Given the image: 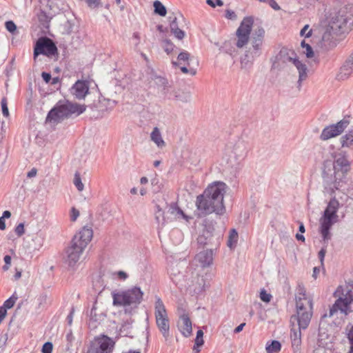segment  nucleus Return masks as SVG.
Returning a JSON list of instances; mask_svg holds the SVG:
<instances>
[{
  "mask_svg": "<svg viewBox=\"0 0 353 353\" xmlns=\"http://www.w3.org/2000/svg\"><path fill=\"white\" fill-rule=\"evenodd\" d=\"M93 231L91 228L83 227L73 237L70 245L65 251L63 256L65 262L70 266L74 267L79 261L85 248L92 240Z\"/></svg>",
  "mask_w": 353,
  "mask_h": 353,
  "instance_id": "1",
  "label": "nucleus"
},
{
  "mask_svg": "<svg viewBox=\"0 0 353 353\" xmlns=\"http://www.w3.org/2000/svg\"><path fill=\"white\" fill-rule=\"evenodd\" d=\"M112 296L114 306H122L125 313L130 314L143 301V292L140 288L134 286L125 290L112 292Z\"/></svg>",
  "mask_w": 353,
  "mask_h": 353,
  "instance_id": "2",
  "label": "nucleus"
},
{
  "mask_svg": "<svg viewBox=\"0 0 353 353\" xmlns=\"http://www.w3.org/2000/svg\"><path fill=\"white\" fill-rule=\"evenodd\" d=\"M296 314L291 317V323L295 324L303 330H305L311 321L312 316L313 303L312 300L307 297L303 292L300 290L296 296Z\"/></svg>",
  "mask_w": 353,
  "mask_h": 353,
  "instance_id": "3",
  "label": "nucleus"
},
{
  "mask_svg": "<svg viewBox=\"0 0 353 353\" xmlns=\"http://www.w3.org/2000/svg\"><path fill=\"white\" fill-rule=\"evenodd\" d=\"M86 109L85 105L73 103L67 101L62 104H57L52 108L46 117V121L58 123L73 114L79 115Z\"/></svg>",
  "mask_w": 353,
  "mask_h": 353,
  "instance_id": "4",
  "label": "nucleus"
},
{
  "mask_svg": "<svg viewBox=\"0 0 353 353\" xmlns=\"http://www.w3.org/2000/svg\"><path fill=\"white\" fill-rule=\"evenodd\" d=\"M265 37V30L262 27L255 28L250 38V46L245 51L244 57L241 64L243 67H247L250 64L249 58L259 57L262 52V48Z\"/></svg>",
  "mask_w": 353,
  "mask_h": 353,
  "instance_id": "5",
  "label": "nucleus"
},
{
  "mask_svg": "<svg viewBox=\"0 0 353 353\" xmlns=\"http://www.w3.org/2000/svg\"><path fill=\"white\" fill-rule=\"evenodd\" d=\"M203 270L194 269L192 267L188 268L185 271L186 283L185 288L192 294L198 295L205 290L207 283Z\"/></svg>",
  "mask_w": 353,
  "mask_h": 353,
  "instance_id": "6",
  "label": "nucleus"
},
{
  "mask_svg": "<svg viewBox=\"0 0 353 353\" xmlns=\"http://www.w3.org/2000/svg\"><path fill=\"white\" fill-rule=\"evenodd\" d=\"M277 59L283 63H292L299 72V86H301L302 81L307 78L308 69L305 64L299 61L296 53L293 50L282 48Z\"/></svg>",
  "mask_w": 353,
  "mask_h": 353,
  "instance_id": "7",
  "label": "nucleus"
},
{
  "mask_svg": "<svg viewBox=\"0 0 353 353\" xmlns=\"http://www.w3.org/2000/svg\"><path fill=\"white\" fill-rule=\"evenodd\" d=\"M154 316L159 332L163 335L165 341H168L170 338V321L165 307L159 297H156Z\"/></svg>",
  "mask_w": 353,
  "mask_h": 353,
  "instance_id": "8",
  "label": "nucleus"
},
{
  "mask_svg": "<svg viewBox=\"0 0 353 353\" xmlns=\"http://www.w3.org/2000/svg\"><path fill=\"white\" fill-rule=\"evenodd\" d=\"M335 293H341L340 296L330 310V316H332L337 311L347 314L350 312L349 305L353 302V286L340 287Z\"/></svg>",
  "mask_w": 353,
  "mask_h": 353,
  "instance_id": "9",
  "label": "nucleus"
},
{
  "mask_svg": "<svg viewBox=\"0 0 353 353\" xmlns=\"http://www.w3.org/2000/svg\"><path fill=\"white\" fill-rule=\"evenodd\" d=\"M227 185L223 182H214L210 185L203 192L205 196H208L214 203H216V209L223 210L224 212L225 208L223 204V196L227 190Z\"/></svg>",
  "mask_w": 353,
  "mask_h": 353,
  "instance_id": "10",
  "label": "nucleus"
},
{
  "mask_svg": "<svg viewBox=\"0 0 353 353\" xmlns=\"http://www.w3.org/2000/svg\"><path fill=\"white\" fill-rule=\"evenodd\" d=\"M214 225L212 223L205 222L202 233L198 236V243L201 245H210L211 248H216L220 245L221 236L219 234H214Z\"/></svg>",
  "mask_w": 353,
  "mask_h": 353,
  "instance_id": "11",
  "label": "nucleus"
},
{
  "mask_svg": "<svg viewBox=\"0 0 353 353\" xmlns=\"http://www.w3.org/2000/svg\"><path fill=\"white\" fill-rule=\"evenodd\" d=\"M253 23L254 19L252 17H246L242 20L236 32V46L237 48H243L248 45L251 37L250 34Z\"/></svg>",
  "mask_w": 353,
  "mask_h": 353,
  "instance_id": "12",
  "label": "nucleus"
},
{
  "mask_svg": "<svg viewBox=\"0 0 353 353\" xmlns=\"http://www.w3.org/2000/svg\"><path fill=\"white\" fill-rule=\"evenodd\" d=\"M353 26L352 14L347 12L345 9H341L338 14L332 18L330 27L332 30L339 32H345Z\"/></svg>",
  "mask_w": 353,
  "mask_h": 353,
  "instance_id": "13",
  "label": "nucleus"
},
{
  "mask_svg": "<svg viewBox=\"0 0 353 353\" xmlns=\"http://www.w3.org/2000/svg\"><path fill=\"white\" fill-rule=\"evenodd\" d=\"M196 206L199 217H203L213 212L219 215L224 213L223 210H217L218 207H216V203L211 199L208 198V196H205L204 193L197 196Z\"/></svg>",
  "mask_w": 353,
  "mask_h": 353,
  "instance_id": "14",
  "label": "nucleus"
},
{
  "mask_svg": "<svg viewBox=\"0 0 353 353\" xmlns=\"http://www.w3.org/2000/svg\"><path fill=\"white\" fill-rule=\"evenodd\" d=\"M57 53V46L50 39L43 37L38 39L37 41L34 49V58H36L39 54L52 57Z\"/></svg>",
  "mask_w": 353,
  "mask_h": 353,
  "instance_id": "15",
  "label": "nucleus"
},
{
  "mask_svg": "<svg viewBox=\"0 0 353 353\" xmlns=\"http://www.w3.org/2000/svg\"><path fill=\"white\" fill-rule=\"evenodd\" d=\"M350 121L347 119H343L336 124L326 126L322 131L320 139L322 141H326L340 135L345 129L349 125Z\"/></svg>",
  "mask_w": 353,
  "mask_h": 353,
  "instance_id": "16",
  "label": "nucleus"
},
{
  "mask_svg": "<svg viewBox=\"0 0 353 353\" xmlns=\"http://www.w3.org/2000/svg\"><path fill=\"white\" fill-rule=\"evenodd\" d=\"M334 161L333 168L334 174L336 175L338 173L341 172L343 174H346L350 170V162L347 159L345 152H341L336 153L334 156Z\"/></svg>",
  "mask_w": 353,
  "mask_h": 353,
  "instance_id": "17",
  "label": "nucleus"
},
{
  "mask_svg": "<svg viewBox=\"0 0 353 353\" xmlns=\"http://www.w3.org/2000/svg\"><path fill=\"white\" fill-rule=\"evenodd\" d=\"M115 343L110 337L104 336L99 341V347L90 348L87 353H112Z\"/></svg>",
  "mask_w": 353,
  "mask_h": 353,
  "instance_id": "18",
  "label": "nucleus"
},
{
  "mask_svg": "<svg viewBox=\"0 0 353 353\" xmlns=\"http://www.w3.org/2000/svg\"><path fill=\"white\" fill-rule=\"evenodd\" d=\"M337 219L331 216L323 215L320 220V233L323 237L324 241H327L331 239V234L330 230Z\"/></svg>",
  "mask_w": 353,
  "mask_h": 353,
  "instance_id": "19",
  "label": "nucleus"
},
{
  "mask_svg": "<svg viewBox=\"0 0 353 353\" xmlns=\"http://www.w3.org/2000/svg\"><path fill=\"white\" fill-rule=\"evenodd\" d=\"M177 327L183 336L189 337L192 335V321L188 315L185 312H183V313L179 315V319L177 322Z\"/></svg>",
  "mask_w": 353,
  "mask_h": 353,
  "instance_id": "20",
  "label": "nucleus"
},
{
  "mask_svg": "<svg viewBox=\"0 0 353 353\" xmlns=\"http://www.w3.org/2000/svg\"><path fill=\"white\" fill-rule=\"evenodd\" d=\"M338 44L336 37L330 32H325L318 43V47L323 51H329L334 48Z\"/></svg>",
  "mask_w": 353,
  "mask_h": 353,
  "instance_id": "21",
  "label": "nucleus"
},
{
  "mask_svg": "<svg viewBox=\"0 0 353 353\" xmlns=\"http://www.w3.org/2000/svg\"><path fill=\"white\" fill-rule=\"evenodd\" d=\"M214 250L215 249L210 248L200 252L195 256L194 261L198 262L202 268L210 266L213 263Z\"/></svg>",
  "mask_w": 353,
  "mask_h": 353,
  "instance_id": "22",
  "label": "nucleus"
},
{
  "mask_svg": "<svg viewBox=\"0 0 353 353\" xmlns=\"http://www.w3.org/2000/svg\"><path fill=\"white\" fill-rule=\"evenodd\" d=\"M89 92V83L86 81H77L72 87V94L78 99H83Z\"/></svg>",
  "mask_w": 353,
  "mask_h": 353,
  "instance_id": "23",
  "label": "nucleus"
},
{
  "mask_svg": "<svg viewBox=\"0 0 353 353\" xmlns=\"http://www.w3.org/2000/svg\"><path fill=\"white\" fill-rule=\"evenodd\" d=\"M146 74L148 80L153 81L159 89L161 90V88H163V90H165L166 87L168 86V81L165 78L157 75L153 68L148 66Z\"/></svg>",
  "mask_w": 353,
  "mask_h": 353,
  "instance_id": "24",
  "label": "nucleus"
},
{
  "mask_svg": "<svg viewBox=\"0 0 353 353\" xmlns=\"http://www.w3.org/2000/svg\"><path fill=\"white\" fill-rule=\"evenodd\" d=\"M301 330L303 329L299 327V326L292 323L290 338L292 346L295 352L299 350V346L301 343Z\"/></svg>",
  "mask_w": 353,
  "mask_h": 353,
  "instance_id": "25",
  "label": "nucleus"
},
{
  "mask_svg": "<svg viewBox=\"0 0 353 353\" xmlns=\"http://www.w3.org/2000/svg\"><path fill=\"white\" fill-rule=\"evenodd\" d=\"M353 72V54H351L346 60L345 63L340 69V72L338 75L339 79H345Z\"/></svg>",
  "mask_w": 353,
  "mask_h": 353,
  "instance_id": "26",
  "label": "nucleus"
},
{
  "mask_svg": "<svg viewBox=\"0 0 353 353\" xmlns=\"http://www.w3.org/2000/svg\"><path fill=\"white\" fill-rule=\"evenodd\" d=\"M170 23V28L171 32L174 35L176 38L178 39H182L184 38L185 34V32L181 30L179 28V25L177 23V17L175 15L170 16L169 17Z\"/></svg>",
  "mask_w": 353,
  "mask_h": 353,
  "instance_id": "27",
  "label": "nucleus"
},
{
  "mask_svg": "<svg viewBox=\"0 0 353 353\" xmlns=\"http://www.w3.org/2000/svg\"><path fill=\"white\" fill-rule=\"evenodd\" d=\"M248 150V143L245 142L244 140H239L234 145L233 152L236 155V158H242L247 154Z\"/></svg>",
  "mask_w": 353,
  "mask_h": 353,
  "instance_id": "28",
  "label": "nucleus"
},
{
  "mask_svg": "<svg viewBox=\"0 0 353 353\" xmlns=\"http://www.w3.org/2000/svg\"><path fill=\"white\" fill-rule=\"evenodd\" d=\"M339 201L335 198L332 199L328 203V205L325 208L323 215L338 219V215L336 214V212L339 209Z\"/></svg>",
  "mask_w": 353,
  "mask_h": 353,
  "instance_id": "29",
  "label": "nucleus"
},
{
  "mask_svg": "<svg viewBox=\"0 0 353 353\" xmlns=\"http://www.w3.org/2000/svg\"><path fill=\"white\" fill-rule=\"evenodd\" d=\"M190 59V54L188 52L183 50L181 52H180L179 54L178 55L177 61H172V63L174 66H177L179 65H190V63H189Z\"/></svg>",
  "mask_w": 353,
  "mask_h": 353,
  "instance_id": "30",
  "label": "nucleus"
},
{
  "mask_svg": "<svg viewBox=\"0 0 353 353\" xmlns=\"http://www.w3.org/2000/svg\"><path fill=\"white\" fill-rule=\"evenodd\" d=\"M182 102H188L191 99V94L189 91L183 90H176L173 94V98Z\"/></svg>",
  "mask_w": 353,
  "mask_h": 353,
  "instance_id": "31",
  "label": "nucleus"
},
{
  "mask_svg": "<svg viewBox=\"0 0 353 353\" xmlns=\"http://www.w3.org/2000/svg\"><path fill=\"white\" fill-rule=\"evenodd\" d=\"M342 148H350L353 145V128L340 139Z\"/></svg>",
  "mask_w": 353,
  "mask_h": 353,
  "instance_id": "32",
  "label": "nucleus"
},
{
  "mask_svg": "<svg viewBox=\"0 0 353 353\" xmlns=\"http://www.w3.org/2000/svg\"><path fill=\"white\" fill-rule=\"evenodd\" d=\"M151 140L154 142L159 148L165 146V142L162 139L161 132L158 128L155 127L150 135Z\"/></svg>",
  "mask_w": 353,
  "mask_h": 353,
  "instance_id": "33",
  "label": "nucleus"
},
{
  "mask_svg": "<svg viewBox=\"0 0 353 353\" xmlns=\"http://www.w3.org/2000/svg\"><path fill=\"white\" fill-rule=\"evenodd\" d=\"M281 349V344L279 341L273 340L266 343L265 350L268 353H279Z\"/></svg>",
  "mask_w": 353,
  "mask_h": 353,
  "instance_id": "34",
  "label": "nucleus"
},
{
  "mask_svg": "<svg viewBox=\"0 0 353 353\" xmlns=\"http://www.w3.org/2000/svg\"><path fill=\"white\" fill-rule=\"evenodd\" d=\"M180 269L181 265L177 263L175 265H171V267L169 269V274L171 280L173 283H179V279H178V276H180Z\"/></svg>",
  "mask_w": 353,
  "mask_h": 353,
  "instance_id": "35",
  "label": "nucleus"
},
{
  "mask_svg": "<svg viewBox=\"0 0 353 353\" xmlns=\"http://www.w3.org/2000/svg\"><path fill=\"white\" fill-rule=\"evenodd\" d=\"M238 238H239V236H238V233L236 231V230L235 229L231 230L230 232L229 236H228V243H227L228 246L230 248H233L234 247H235V245L237 243V241H238Z\"/></svg>",
  "mask_w": 353,
  "mask_h": 353,
  "instance_id": "36",
  "label": "nucleus"
},
{
  "mask_svg": "<svg viewBox=\"0 0 353 353\" xmlns=\"http://www.w3.org/2000/svg\"><path fill=\"white\" fill-rule=\"evenodd\" d=\"M154 12L161 17H165L167 13L166 8L159 1H155L154 2Z\"/></svg>",
  "mask_w": 353,
  "mask_h": 353,
  "instance_id": "37",
  "label": "nucleus"
},
{
  "mask_svg": "<svg viewBox=\"0 0 353 353\" xmlns=\"http://www.w3.org/2000/svg\"><path fill=\"white\" fill-rule=\"evenodd\" d=\"M37 301L39 304V308H44L50 303L47 294L45 293L39 295L37 299Z\"/></svg>",
  "mask_w": 353,
  "mask_h": 353,
  "instance_id": "38",
  "label": "nucleus"
},
{
  "mask_svg": "<svg viewBox=\"0 0 353 353\" xmlns=\"http://www.w3.org/2000/svg\"><path fill=\"white\" fill-rule=\"evenodd\" d=\"M17 299L18 296L16 292H14V294L4 302L3 305L2 307H5L6 310L10 309L14 306Z\"/></svg>",
  "mask_w": 353,
  "mask_h": 353,
  "instance_id": "39",
  "label": "nucleus"
},
{
  "mask_svg": "<svg viewBox=\"0 0 353 353\" xmlns=\"http://www.w3.org/2000/svg\"><path fill=\"white\" fill-rule=\"evenodd\" d=\"M161 94L168 99H172L173 94L174 93L175 89L172 87V85L168 83V86L166 87L165 90H163V88H161Z\"/></svg>",
  "mask_w": 353,
  "mask_h": 353,
  "instance_id": "40",
  "label": "nucleus"
},
{
  "mask_svg": "<svg viewBox=\"0 0 353 353\" xmlns=\"http://www.w3.org/2000/svg\"><path fill=\"white\" fill-rule=\"evenodd\" d=\"M301 46L303 48L305 49V51H304V53L305 54V55L307 58L313 57L314 51H313L312 47L308 43H305V41L303 40L301 43Z\"/></svg>",
  "mask_w": 353,
  "mask_h": 353,
  "instance_id": "41",
  "label": "nucleus"
},
{
  "mask_svg": "<svg viewBox=\"0 0 353 353\" xmlns=\"http://www.w3.org/2000/svg\"><path fill=\"white\" fill-rule=\"evenodd\" d=\"M74 184L79 191H82L83 190L84 185L81 181L80 174L78 172H76L74 174Z\"/></svg>",
  "mask_w": 353,
  "mask_h": 353,
  "instance_id": "42",
  "label": "nucleus"
},
{
  "mask_svg": "<svg viewBox=\"0 0 353 353\" xmlns=\"http://www.w3.org/2000/svg\"><path fill=\"white\" fill-rule=\"evenodd\" d=\"M171 213L175 214L178 216H181L183 219H186L187 216L183 212L181 209H180L178 206H176L175 204L172 205L170 208Z\"/></svg>",
  "mask_w": 353,
  "mask_h": 353,
  "instance_id": "43",
  "label": "nucleus"
},
{
  "mask_svg": "<svg viewBox=\"0 0 353 353\" xmlns=\"http://www.w3.org/2000/svg\"><path fill=\"white\" fill-rule=\"evenodd\" d=\"M203 332L201 330H199L196 332V336L194 340L195 345L194 350H195V346L200 347L203 344Z\"/></svg>",
  "mask_w": 353,
  "mask_h": 353,
  "instance_id": "44",
  "label": "nucleus"
},
{
  "mask_svg": "<svg viewBox=\"0 0 353 353\" xmlns=\"http://www.w3.org/2000/svg\"><path fill=\"white\" fill-rule=\"evenodd\" d=\"M163 43H164L163 48H164L165 52L168 54H170L173 51L174 44L168 39H165L163 41Z\"/></svg>",
  "mask_w": 353,
  "mask_h": 353,
  "instance_id": "45",
  "label": "nucleus"
},
{
  "mask_svg": "<svg viewBox=\"0 0 353 353\" xmlns=\"http://www.w3.org/2000/svg\"><path fill=\"white\" fill-rule=\"evenodd\" d=\"M1 105L2 113H3V116L6 117H8L9 111H8V108L7 99L6 97H3L1 99Z\"/></svg>",
  "mask_w": 353,
  "mask_h": 353,
  "instance_id": "46",
  "label": "nucleus"
},
{
  "mask_svg": "<svg viewBox=\"0 0 353 353\" xmlns=\"http://www.w3.org/2000/svg\"><path fill=\"white\" fill-rule=\"evenodd\" d=\"M132 39L134 41V50L139 51V44L141 42V37L140 34L137 32H135L132 34Z\"/></svg>",
  "mask_w": 353,
  "mask_h": 353,
  "instance_id": "47",
  "label": "nucleus"
},
{
  "mask_svg": "<svg viewBox=\"0 0 353 353\" xmlns=\"http://www.w3.org/2000/svg\"><path fill=\"white\" fill-rule=\"evenodd\" d=\"M53 350V344L51 342L45 343L41 349L42 353H52Z\"/></svg>",
  "mask_w": 353,
  "mask_h": 353,
  "instance_id": "48",
  "label": "nucleus"
},
{
  "mask_svg": "<svg viewBox=\"0 0 353 353\" xmlns=\"http://www.w3.org/2000/svg\"><path fill=\"white\" fill-rule=\"evenodd\" d=\"M309 25H305L301 30L300 35L306 38L310 37L312 35V30H309Z\"/></svg>",
  "mask_w": 353,
  "mask_h": 353,
  "instance_id": "49",
  "label": "nucleus"
},
{
  "mask_svg": "<svg viewBox=\"0 0 353 353\" xmlns=\"http://www.w3.org/2000/svg\"><path fill=\"white\" fill-rule=\"evenodd\" d=\"M178 279H179V283H174L176 286L179 288H185L186 283V276L185 274L183 275L182 272H180V276H178Z\"/></svg>",
  "mask_w": 353,
  "mask_h": 353,
  "instance_id": "50",
  "label": "nucleus"
},
{
  "mask_svg": "<svg viewBox=\"0 0 353 353\" xmlns=\"http://www.w3.org/2000/svg\"><path fill=\"white\" fill-rule=\"evenodd\" d=\"M5 26L7 30L11 33H14L17 30V26L12 21H6Z\"/></svg>",
  "mask_w": 353,
  "mask_h": 353,
  "instance_id": "51",
  "label": "nucleus"
},
{
  "mask_svg": "<svg viewBox=\"0 0 353 353\" xmlns=\"http://www.w3.org/2000/svg\"><path fill=\"white\" fill-rule=\"evenodd\" d=\"M260 298L263 301L268 303L270 301L272 296L270 294L267 293L265 290H263L260 293Z\"/></svg>",
  "mask_w": 353,
  "mask_h": 353,
  "instance_id": "52",
  "label": "nucleus"
},
{
  "mask_svg": "<svg viewBox=\"0 0 353 353\" xmlns=\"http://www.w3.org/2000/svg\"><path fill=\"white\" fill-rule=\"evenodd\" d=\"M3 261L5 262V265L3 266V270L4 271H7L10 266L11 264V257L9 255H6L3 258Z\"/></svg>",
  "mask_w": 353,
  "mask_h": 353,
  "instance_id": "53",
  "label": "nucleus"
},
{
  "mask_svg": "<svg viewBox=\"0 0 353 353\" xmlns=\"http://www.w3.org/2000/svg\"><path fill=\"white\" fill-rule=\"evenodd\" d=\"M79 216V211L77 210L75 208H72L70 211V220L72 221H75Z\"/></svg>",
  "mask_w": 353,
  "mask_h": 353,
  "instance_id": "54",
  "label": "nucleus"
},
{
  "mask_svg": "<svg viewBox=\"0 0 353 353\" xmlns=\"http://www.w3.org/2000/svg\"><path fill=\"white\" fill-rule=\"evenodd\" d=\"M348 339L350 343V348L348 353H353V326L350 329L348 333Z\"/></svg>",
  "mask_w": 353,
  "mask_h": 353,
  "instance_id": "55",
  "label": "nucleus"
},
{
  "mask_svg": "<svg viewBox=\"0 0 353 353\" xmlns=\"http://www.w3.org/2000/svg\"><path fill=\"white\" fill-rule=\"evenodd\" d=\"M15 232L17 234L18 236H22L25 231H24V225L23 223H19L15 228Z\"/></svg>",
  "mask_w": 353,
  "mask_h": 353,
  "instance_id": "56",
  "label": "nucleus"
},
{
  "mask_svg": "<svg viewBox=\"0 0 353 353\" xmlns=\"http://www.w3.org/2000/svg\"><path fill=\"white\" fill-rule=\"evenodd\" d=\"M206 2L209 6L213 8L216 7V6H221L223 5L221 0H207Z\"/></svg>",
  "mask_w": 353,
  "mask_h": 353,
  "instance_id": "57",
  "label": "nucleus"
},
{
  "mask_svg": "<svg viewBox=\"0 0 353 353\" xmlns=\"http://www.w3.org/2000/svg\"><path fill=\"white\" fill-rule=\"evenodd\" d=\"M89 7L92 8H97L100 4V0H85Z\"/></svg>",
  "mask_w": 353,
  "mask_h": 353,
  "instance_id": "58",
  "label": "nucleus"
},
{
  "mask_svg": "<svg viewBox=\"0 0 353 353\" xmlns=\"http://www.w3.org/2000/svg\"><path fill=\"white\" fill-rule=\"evenodd\" d=\"M326 254V249L325 248H321V250L319 252L318 256L320 259L321 264H323L324 258Z\"/></svg>",
  "mask_w": 353,
  "mask_h": 353,
  "instance_id": "59",
  "label": "nucleus"
},
{
  "mask_svg": "<svg viewBox=\"0 0 353 353\" xmlns=\"http://www.w3.org/2000/svg\"><path fill=\"white\" fill-rule=\"evenodd\" d=\"M225 17L229 19H235L236 15L235 12L230 10H227L225 12Z\"/></svg>",
  "mask_w": 353,
  "mask_h": 353,
  "instance_id": "60",
  "label": "nucleus"
},
{
  "mask_svg": "<svg viewBox=\"0 0 353 353\" xmlns=\"http://www.w3.org/2000/svg\"><path fill=\"white\" fill-rule=\"evenodd\" d=\"M41 77L46 83H49L52 79L51 74L46 72H42Z\"/></svg>",
  "mask_w": 353,
  "mask_h": 353,
  "instance_id": "61",
  "label": "nucleus"
},
{
  "mask_svg": "<svg viewBox=\"0 0 353 353\" xmlns=\"http://www.w3.org/2000/svg\"><path fill=\"white\" fill-rule=\"evenodd\" d=\"M267 3L275 10H278L280 9L279 6L274 0H268Z\"/></svg>",
  "mask_w": 353,
  "mask_h": 353,
  "instance_id": "62",
  "label": "nucleus"
},
{
  "mask_svg": "<svg viewBox=\"0 0 353 353\" xmlns=\"http://www.w3.org/2000/svg\"><path fill=\"white\" fill-rule=\"evenodd\" d=\"M74 312V308H72L70 314L67 316L66 319H67V321H68L69 325H71L72 323V318H73Z\"/></svg>",
  "mask_w": 353,
  "mask_h": 353,
  "instance_id": "63",
  "label": "nucleus"
},
{
  "mask_svg": "<svg viewBox=\"0 0 353 353\" xmlns=\"http://www.w3.org/2000/svg\"><path fill=\"white\" fill-rule=\"evenodd\" d=\"M37 170L36 168H32L30 171H29L27 174V176L29 178L34 177L37 175Z\"/></svg>",
  "mask_w": 353,
  "mask_h": 353,
  "instance_id": "64",
  "label": "nucleus"
}]
</instances>
